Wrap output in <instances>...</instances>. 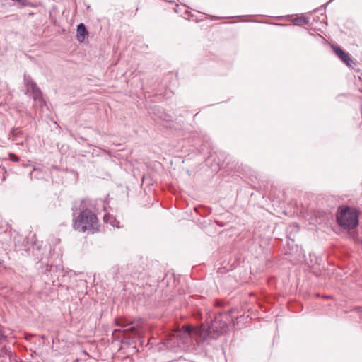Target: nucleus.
Segmentation results:
<instances>
[{"label":"nucleus","mask_w":362,"mask_h":362,"mask_svg":"<svg viewBox=\"0 0 362 362\" xmlns=\"http://www.w3.org/2000/svg\"><path fill=\"white\" fill-rule=\"evenodd\" d=\"M228 315L226 314L216 315L211 325L208 327L202 325L199 328L191 326H185L182 329L176 331L165 343L167 348L173 349L175 346L187 343L192 334L197 335L203 341L216 339L225 333L228 329Z\"/></svg>","instance_id":"1"},{"label":"nucleus","mask_w":362,"mask_h":362,"mask_svg":"<svg viewBox=\"0 0 362 362\" xmlns=\"http://www.w3.org/2000/svg\"><path fill=\"white\" fill-rule=\"evenodd\" d=\"M273 228V250L277 245L281 255H290L300 256L302 249L294 243V239L299 230L298 225L293 223L287 226L284 222H275Z\"/></svg>","instance_id":"2"},{"label":"nucleus","mask_w":362,"mask_h":362,"mask_svg":"<svg viewBox=\"0 0 362 362\" xmlns=\"http://www.w3.org/2000/svg\"><path fill=\"white\" fill-rule=\"evenodd\" d=\"M359 211L347 204H341L338 206L336 213V223L343 230H351L359 224Z\"/></svg>","instance_id":"3"},{"label":"nucleus","mask_w":362,"mask_h":362,"mask_svg":"<svg viewBox=\"0 0 362 362\" xmlns=\"http://www.w3.org/2000/svg\"><path fill=\"white\" fill-rule=\"evenodd\" d=\"M73 227L79 232L99 230L98 220L96 215L88 209H82L78 215L74 214Z\"/></svg>","instance_id":"4"},{"label":"nucleus","mask_w":362,"mask_h":362,"mask_svg":"<svg viewBox=\"0 0 362 362\" xmlns=\"http://www.w3.org/2000/svg\"><path fill=\"white\" fill-rule=\"evenodd\" d=\"M24 83L27 88V92L30 93L33 96L35 101V106H39L42 108L45 105V102L42 98V92L37 84L29 76L26 75L24 76Z\"/></svg>","instance_id":"5"},{"label":"nucleus","mask_w":362,"mask_h":362,"mask_svg":"<svg viewBox=\"0 0 362 362\" xmlns=\"http://www.w3.org/2000/svg\"><path fill=\"white\" fill-rule=\"evenodd\" d=\"M332 52L341 60L342 63L349 67H353L356 64L350 54L344 51L340 46L337 44L331 45Z\"/></svg>","instance_id":"6"},{"label":"nucleus","mask_w":362,"mask_h":362,"mask_svg":"<svg viewBox=\"0 0 362 362\" xmlns=\"http://www.w3.org/2000/svg\"><path fill=\"white\" fill-rule=\"evenodd\" d=\"M133 324V322H127L125 320L120 319L117 320L116 325L119 327H121L122 328L126 329L124 330V332H128L132 334H136L138 335L140 334V328L138 327L137 325L136 326H131L129 327L130 325Z\"/></svg>","instance_id":"7"},{"label":"nucleus","mask_w":362,"mask_h":362,"mask_svg":"<svg viewBox=\"0 0 362 362\" xmlns=\"http://www.w3.org/2000/svg\"><path fill=\"white\" fill-rule=\"evenodd\" d=\"M77 40L79 42H83L85 38L88 36V31L85 25L82 23L78 25L77 26Z\"/></svg>","instance_id":"8"},{"label":"nucleus","mask_w":362,"mask_h":362,"mask_svg":"<svg viewBox=\"0 0 362 362\" xmlns=\"http://www.w3.org/2000/svg\"><path fill=\"white\" fill-rule=\"evenodd\" d=\"M273 197H274L273 195ZM276 206L275 211L278 214H282L284 215L287 214L286 204L284 203L281 204L280 200H275L274 197H273V207Z\"/></svg>","instance_id":"9"},{"label":"nucleus","mask_w":362,"mask_h":362,"mask_svg":"<svg viewBox=\"0 0 362 362\" xmlns=\"http://www.w3.org/2000/svg\"><path fill=\"white\" fill-rule=\"evenodd\" d=\"M103 220L105 223H110L113 227L119 228V222L110 214H105L103 217Z\"/></svg>","instance_id":"10"},{"label":"nucleus","mask_w":362,"mask_h":362,"mask_svg":"<svg viewBox=\"0 0 362 362\" xmlns=\"http://www.w3.org/2000/svg\"><path fill=\"white\" fill-rule=\"evenodd\" d=\"M292 23L298 25H308L309 23V19L304 16H296L293 18L291 20Z\"/></svg>","instance_id":"11"},{"label":"nucleus","mask_w":362,"mask_h":362,"mask_svg":"<svg viewBox=\"0 0 362 362\" xmlns=\"http://www.w3.org/2000/svg\"><path fill=\"white\" fill-rule=\"evenodd\" d=\"M50 272H54V276H56L57 278V280L59 281V284H60L61 282V280L59 279V274H62V277L64 278V274H63V271H61L59 269H57V267H54L52 266H50V269L49 270H47L45 274L47 275H48V273H50Z\"/></svg>","instance_id":"12"},{"label":"nucleus","mask_w":362,"mask_h":362,"mask_svg":"<svg viewBox=\"0 0 362 362\" xmlns=\"http://www.w3.org/2000/svg\"><path fill=\"white\" fill-rule=\"evenodd\" d=\"M334 0H329L326 4L314 10V12L325 11L327 6Z\"/></svg>","instance_id":"13"},{"label":"nucleus","mask_w":362,"mask_h":362,"mask_svg":"<svg viewBox=\"0 0 362 362\" xmlns=\"http://www.w3.org/2000/svg\"><path fill=\"white\" fill-rule=\"evenodd\" d=\"M354 310L358 313H362V308L361 307H356Z\"/></svg>","instance_id":"14"},{"label":"nucleus","mask_w":362,"mask_h":362,"mask_svg":"<svg viewBox=\"0 0 362 362\" xmlns=\"http://www.w3.org/2000/svg\"><path fill=\"white\" fill-rule=\"evenodd\" d=\"M6 338V337L4 334V333L0 332V341H2L3 339H5Z\"/></svg>","instance_id":"15"},{"label":"nucleus","mask_w":362,"mask_h":362,"mask_svg":"<svg viewBox=\"0 0 362 362\" xmlns=\"http://www.w3.org/2000/svg\"><path fill=\"white\" fill-rule=\"evenodd\" d=\"M323 298H325V299H329L332 297L330 296H323Z\"/></svg>","instance_id":"16"},{"label":"nucleus","mask_w":362,"mask_h":362,"mask_svg":"<svg viewBox=\"0 0 362 362\" xmlns=\"http://www.w3.org/2000/svg\"><path fill=\"white\" fill-rule=\"evenodd\" d=\"M298 306L299 307V310L303 309V305L301 304H298Z\"/></svg>","instance_id":"17"},{"label":"nucleus","mask_w":362,"mask_h":362,"mask_svg":"<svg viewBox=\"0 0 362 362\" xmlns=\"http://www.w3.org/2000/svg\"><path fill=\"white\" fill-rule=\"evenodd\" d=\"M310 262L313 263V260H314V258H312L311 254H310Z\"/></svg>","instance_id":"18"},{"label":"nucleus","mask_w":362,"mask_h":362,"mask_svg":"<svg viewBox=\"0 0 362 362\" xmlns=\"http://www.w3.org/2000/svg\"><path fill=\"white\" fill-rule=\"evenodd\" d=\"M310 262L313 263V260H314V258H312L311 254H310Z\"/></svg>","instance_id":"19"},{"label":"nucleus","mask_w":362,"mask_h":362,"mask_svg":"<svg viewBox=\"0 0 362 362\" xmlns=\"http://www.w3.org/2000/svg\"><path fill=\"white\" fill-rule=\"evenodd\" d=\"M272 25H278L279 26V25H281L279 24V23H275L273 22Z\"/></svg>","instance_id":"20"},{"label":"nucleus","mask_w":362,"mask_h":362,"mask_svg":"<svg viewBox=\"0 0 362 362\" xmlns=\"http://www.w3.org/2000/svg\"><path fill=\"white\" fill-rule=\"evenodd\" d=\"M13 156L15 157V158H13V160L18 161V158L15 156Z\"/></svg>","instance_id":"21"},{"label":"nucleus","mask_w":362,"mask_h":362,"mask_svg":"<svg viewBox=\"0 0 362 362\" xmlns=\"http://www.w3.org/2000/svg\"><path fill=\"white\" fill-rule=\"evenodd\" d=\"M280 18V17H279V16H276V17H275V16H272V18H273V19H274V18Z\"/></svg>","instance_id":"22"},{"label":"nucleus","mask_w":362,"mask_h":362,"mask_svg":"<svg viewBox=\"0 0 362 362\" xmlns=\"http://www.w3.org/2000/svg\"><path fill=\"white\" fill-rule=\"evenodd\" d=\"M308 33H309V35H314V34H313V33H310V32H308Z\"/></svg>","instance_id":"23"},{"label":"nucleus","mask_w":362,"mask_h":362,"mask_svg":"<svg viewBox=\"0 0 362 362\" xmlns=\"http://www.w3.org/2000/svg\"><path fill=\"white\" fill-rule=\"evenodd\" d=\"M317 262V257L315 256V263Z\"/></svg>","instance_id":"24"},{"label":"nucleus","mask_w":362,"mask_h":362,"mask_svg":"<svg viewBox=\"0 0 362 362\" xmlns=\"http://www.w3.org/2000/svg\"><path fill=\"white\" fill-rule=\"evenodd\" d=\"M2 264V261L0 259V265H1Z\"/></svg>","instance_id":"25"},{"label":"nucleus","mask_w":362,"mask_h":362,"mask_svg":"<svg viewBox=\"0 0 362 362\" xmlns=\"http://www.w3.org/2000/svg\"><path fill=\"white\" fill-rule=\"evenodd\" d=\"M361 320H362V317H361Z\"/></svg>","instance_id":"26"}]
</instances>
